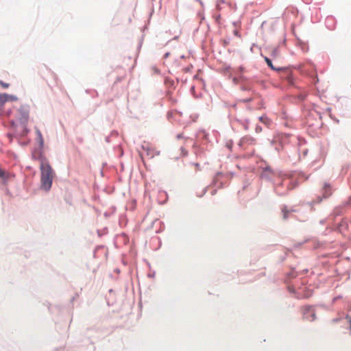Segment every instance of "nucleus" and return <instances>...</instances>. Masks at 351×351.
Here are the masks:
<instances>
[{
  "label": "nucleus",
  "instance_id": "1",
  "mask_svg": "<svg viewBox=\"0 0 351 351\" xmlns=\"http://www.w3.org/2000/svg\"><path fill=\"white\" fill-rule=\"evenodd\" d=\"M40 168L41 171V188L48 191L51 188L54 172L49 162L44 158L40 159Z\"/></svg>",
  "mask_w": 351,
  "mask_h": 351
},
{
  "label": "nucleus",
  "instance_id": "2",
  "mask_svg": "<svg viewBox=\"0 0 351 351\" xmlns=\"http://www.w3.org/2000/svg\"><path fill=\"white\" fill-rule=\"evenodd\" d=\"M303 318L312 322L316 319V315L314 309L310 306H306L302 308Z\"/></svg>",
  "mask_w": 351,
  "mask_h": 351
},
{
  "label": "nucleus",
  "instance_id": "3",
  "mask_svg": "<svg viewBox=\"0 0 351 351\" xmlns=\"http://www.w3.org/2000/svg\"><path fill=\"white\" fill-rule=\"evenodd\" d=\"M29 119V110L25 107H21L18 110V119L20 123L25 125Z\"/></svg>",
  "mask_w": 351,
  "mask_h": 351
},
{
  "label": "nucleus",
  "instance_id": "4",
  "mask_svg": "<svg viewBox=\"0 0 351 351\" xmlns=\"http://www.w3.org/2000/svg\"><path fill=\"white\" fill-rule=\"evenodd\" d=\"M142 147L147 152V155L150 158H153L155 154H159V152H156L154 148L151 147L149 144L143 145Z\"/></svg>",
  "mask_w": 351,
  "mask_h": 351
},
{
  "label": "nucleus",
  "instance_id": "5",
  "mask_svg": "<svg viewBox=\"0 0 351 351\" xmlns=\"http://www.w3.org/2000/svg\"><path fill=\"white\" fill-rule=\"evenodd\" d=\"M10 175L5 170L0 169V178L2 179L4 183L9 180Z\"/></svg>",
  "mask_w": 351,
  "mask_h": 351
},
{
  "label": "nucleus",
  "instance_id": "6",
  "mask_svg": "<svg viewBox=\"0 0 351 351\" xmlns=\"http://www.w3.org/2000/svg\"><path fill=\"white\" fill-rule=\"evenodd\" d=\"M36 132L37 136V141L39 143V145L40 147H43L44 145V138L41 134V132L38 129H36Z\"/></svg>",
  "mask_w": 351,
  "mask_h": 351
},
{
  "label": "nucleus",
  "instance_id": "7",
  "mask_svg": "<svg viewBox=\"0 0 351 351\" xmlns=\"http://www.w3.org/2000/svg\"><path fill=\"white\" fill-rule=\"evenodd\" d=\"M259 120L261 122H262L263 124H265L266 126L269 127L271 125V120L269 119L267 116L263 115L259 117Z\"/></svg>",
  "mask_w": 351,
  "mask_h": 351
},
{
  "label": "nucleus",
  "instance_id": "8",
  "mask_svg": "<svg viewBox=\"0 0 351 351\" xmlns=\"http://www.w3.org/2000/svg\"><path fill=\"white\" fill-rule=\"evenodd\" d=\"M9 100V95L0 94V108L3 107L5 103Z\"/></svg>",
  "mask_w": 351,
  "mask_h": 351
},
{
  "label": "nucleus",
  "instance_id": "9",
  "mask_svg": "<svg viewBox=\"0 0 351 351\" xmlns=\"http://www.w3.org/2000/svg\"><path fill=\"white\" fill-rule=\"evenodd\" d=\"M265 61L266 62V63L267 64V65L273 70H280V69H277L276 67H274V66L273 65L272 62H271V60L267 58V57H265Z\"/></svg>",
  "mask_w": 351,
  "mask_h": 351
},
{
  "label": "nucleus",
  "instance_id": "10",
  "mask_svg": "<svg viewBox=\"0 0 351 351\" xmlns=\"http://www.w3.org/2000/svg\"><path fill=\"white\" fill-rule=\"evenodd\" d=\"M282 213L283 214V218L284 219H287L288 217V215H289V210L287 209V208L286 206H284L282 208Z\"/></svg>",
  "mask_w": 351,
  "mask_h": 351
},
{
  "label": "nucleus",
  "instance_id": "11",
  "mask_svg": "<svg viewBox=\"0 0 351 351\" xmlns=\"http://www.w3.org/2000/svg\"><path fill=\"white\" fill-rule=\"evenodd\" d=\"M247 141H249L250 143H254L255 140L254 138H250V137H244L242 139V142L243 143H245V142H247Z\"/></svg>",
  "mask_w": 351,
  "mask_h": 351
},
{
  "label": "nucleus",
  "instance_id": "12",
  "mask_svg": "<svg viewBox=\"0 0 351 351\" xmlns=\"http://www.w3.org/2000/svg\"><path fill=\"white\" fill-rule=\"evenodd\" d=\"M0 85L3 88H8L9 87V84L8 83H5L1 80H0Z\"/></svg>",
  "mask_w": 351,
  "mask_h": 351
},
{
  "label": "nucleus",
  "instance_id": "13",
  "mask_svg": "<svg viewBox=\"0 0 351 351\" xmlns=\"http://www.w3.org/2000/svg\"><path fill=\"white\" fill-rule=\"evenodd\" d=\"M16 98L14 96L9 95V100H15Z\"/></svg>",
  "mask_w": 351,
  "mask_h": 351
},
{
  "label": "nucleus",
  "instance_id": "14",
  "mask_svg": "<svg viewBox=\"0 0 351 351\" xmlns=\"http://www.w3.org/2000/svg\"><path fill=\"white\" fill-rule=\"evenodd\" d=\"M256 131L257 132H261V128H260V127H256Z\"/></svg>",
  "mask_w": 351,
  "mask_h": 351
},
{
  "label": "nucleus",
  "instance_id": "15",
  "mask_svg": "<svg viewBox=\"0 0 351 351\" xmlns=\"http://www.w3.org/2000/svg\"><path fill=\"white\" fill-rule=\"evenodd\" d=\"M349 324H350V329L351 330V318L349 320Z\"/></svg>",
  "mask_w": 351,
  "mask_h": 351
},
{
  "label": "nucleus",
  "instance_id": "16",
  "mask_svg": "<svg viewBox=\"0 0 351 351\" xmlns=\"http://www.w3.org/2000/svg\"><path fill=\"white\" fill-rule=\"evenodd\" d=\"M330 194H331V193H330V192H329V193L327 194V195H326V197H328V196L330 195Z\"/></svg>",
  "mask_w": 351,
  "mask_h": 351
},
{
  "label": "nucleus",
  "instance_id": "17",
  "mask_svg": "<svg viewBox=\"0 0 351 351\" xmlns=\"http://www.w3.org/2000/svg\"><path fill=\"white\" fill-rule=\"evenodd\" d=\"M178 138H181V135H180V134H179V135L178 136Z\"/></svg>",
  "mask_w": 351,
  "mask_h": 351
}]
</instances>
